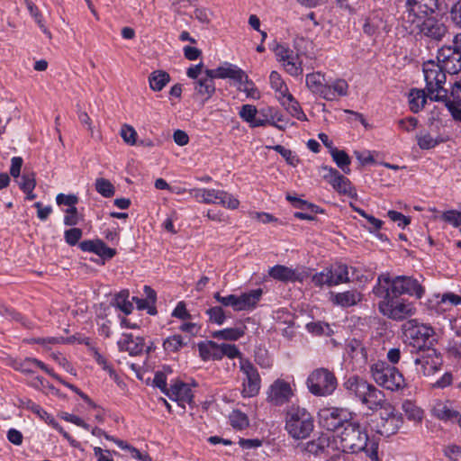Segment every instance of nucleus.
<instances>
[{
	"label": "nucleus",
	"mask_w": 461,
	"mask_h": 461,
	"mask_svg": "<svg viewBox=\"0 0 461 461\" xmlns=\"http://www.w3.org/2000/svg\"><path fill=\"white\" fill-rule=\"evenodd\" d=\"M342 452H365L371 460L378 459V441L375 437H369L366 427L357 421L346 422L339 434Z\"/></svg>",
	"instance_id": "1"
},
{
	"label": "nucleus",
	"mask_w": 461,
	"mask_h": 461,
	"mask_svg": "<svg viewBox=\"0 0 461 461\" xmlns=\"http://www.w3.org/2000/svg\"><path fill=\"white\" fill-rule=\"evenodd\" d=\"M373 293L378 299L379 312L390 320L402 321L411 318L417 312L414 303L391 293L388 288H384L381 285L375 284Z\"/></svg>",
	"instance_id": "2"
},
{
	"label": "nucleus",
	"mask_w": 461,
	"mask_h": 461,
	"mask_svg": "<svg viewBox=\"0 0 461 461\" xmlns=\"http://www.w3.org/2000/svg\"><path fill=\"white\" fill-rule=\"evenodd\" d=\"M343 385L348 393L357 398L371 411L383 410L391 404L381 390L357 376L348 377Z\"/></svg>",
	"instance_id": "3"
},
{
	"label": "nucleus",
	"mask_w": 461,
	"mask_h": 461,
	"mask_svg": "<svg viewBox=\"0 0 461 461\" xmlns=\"http://www.w3.org/2000/svg\"><path fill=\"white\" fill-rule=\"evenodd\" d=\"M313 428V418L305 408L297 405L288 408L285 415V429L293 438H308Z\"/></svg>",
	"instance_id": "4"
},
{
	"label": "nucleus",
	"mask_w": 461,
	"mask_h": 461,
	"mask_svg": "<svg viewBox=\"0 0 461 461\" xmlns=\"http://www.w3.org/2000/svg\"><path fill=\"white\" fill-rule=\"evenodd\" d=\"M404 7V27L410 33H415L419 24L438 9V0H406Z\"/></svg>",
	"instance_id": "5"
},
{
	"label": "nucleus",
	"mask_w": 461,
	"mask_h": 461,
	"mask_svg": "<svg viewBox=\"0 0 461 461\" xmlns=\"http://www.w3.org/2000/svg\"><path fill=\"white\" fill-rule=\"evenodd\" d=\"M403 334L406 342L420 352L433 348L437 343L434 329L429 325L419 323L415 319L408 321L403 325Z\"/></svg>",
	"instance_id": "6"
},
{
	"label": "nucleus",
	"mask_w": 461,
	"mask_h": 461,
	"mask_svg": "<svg viewBox=\"0 0 461 461\" xmlns=\"http://www.w3.org/2000/svg\"><path fill=\"white\" fill-rule=\"evenodd\" d=\"M376 285H381V286L388 288L391 293L400 296L406 294L414 296L416 299H421L425 294V288L421 284L409 276L392 277L389 274H383L377 277Z\"/></svg>",
	"instance_id": "7"
},
{
	"label": "nucleus",
	"mask_w": 461,
	"mask_h": 461,
	"mask_svg": "<svg viewBox=\"0 0 461 461\" xmlns=\"http://www.w3.org/2000/svg\"><path fill=\"white\" fill-rule=\"evenodd\" d=\"M426 91L430 100L439 101L447 99V90L445 89L446 72L439 63L434 60L425 61L422 65Z\"/></svg>",
	"instance_id": "8"
},
{
	"label": "nucleus",
	"mask_w": 461,
	"mask_h": 461,
	"mask_svg": "<svg viewBox=\"0 0 461 461\" xmlns=\"http://www.w3.org/2000/svg\"><path fill=\"white\" fill-rule=\"evenodd\" d=\"M370 374L376 384L385 390L395 392L406 386L405 379L398 368L384 361L372 364Z\"/></svg>",
	"instance_id": "9"
},
{
	"label": "nucleus",
	"mask_w": 461,
	"mask_h": 461,
	"mask_svg": "<svg viewBox=\"0 0 461 461\" xmlns=\"http://www.w3.org/2000/svg\"><path fill=\"white\" fill-rule=\"evenodd\" d=\"M379 417L372 419L368 426L372 430L384 437L397 433L403 423L402 414L397 412L392 404L382 410Z\"/></svg>",
	"instance_id": "10"
},
{
	"label": "nucleus",
	"mask_w": 461,
	"mask_h": 461,
	"mask_svg": "<svg viewBox=\"0 0 461 461\" xmlns=\"http://www.w3.org/2000/svg\"><path fill=\"white\" fill-rule=\"evenodd\" d=\"M307 387L313 395L329 396L333 393L338 385L335 375L327 368H317L308 376Z\"/></svg>",
	"instance_id": "11"
},
{
	"label": "nucleus",
	"mask_w": 461,
	"mask_h": 461,
	"mask_svg": "<svg viewBox=\"0 0 461 461\" xmlns=\"http://www.w3.org/2000/svg\"><path fill=\"white\" fill-rule=\"evenodd\" d=\"M262 294L263 291L261 288L250 290L240 295L229 294L222 296L217 292L213 294V298L222 306H230L235 312L251 311L260 301Z\"/></svg>",
	"instance_id": "12"
},
{
	"label": "nucleus",
	"mask_w": 461,
	"mask_h": 461,
	"mask_svg": "<svg viewBox=\"0 0 461 461\" xmlns=\"http://www.w3.org/2000/svg\"><path fill=\"white\" fill-rule=\"evenodd\" d=\"M240 369L245 375L242 381V396L250 398L258 395L261 387V378L256 366L249 359L240 358Z\"/></svg>",
	"instance_id": "13"
},
{
	"label": "nucleus",
	"mask_w": 461,
	"mask_h": 461,
	"mask_svg": "<svg viewBox=\"0 0 461 461\" xmlns=\"http://www.w3.org/2000/svg\"><path fill=\"white\" fill-rule=\"evenodd\" d=\"M294 394L291 384L285 379L277 378L267 391V401L272 406L280 407L288 403Z\"/></svg>",
	"instance_id": "14"
},
{
	"label": "nucleus",
	"mask_w": 461,
	"mask_h": 461,
	"mask_svg": "<svg viewBox=\"0 0 461 461\" xmlns=\"http://www.w3.org/2000/svg\"><path fill=\"white\" fill-rule=\"evenodd\" d=\"M322 177L334 188L336 192L348 197L357 196L355 188L348 178L341 175L337 169L322 166L321 167Z\"/></svg>",
	"instance_id": "15"
},
{
	"label": "nucleus",
	"mask_w": 461,
	"mask_h": 461,
	"mask_svg": "<svg viewBox=\"0 0 461 461\" xmlns=\"http://www.w3.org/2000/svg\"><path fill=\"white\" fill-rule=\"evenodd\" d=\"M414 364L419 373L429 376L440 370L443 359L441 355L433 348L421 351V355L414 359Z\"/></svg>",
	"instance_id": "16"
},
{
	"label": "nucleus",
	"mask_w": 461,
	"mask_h": 461,
	"mask_svg": "<svg viewBox=\"0 0 461 461\" xmlns=\"http://www.w3.org/2000/svg\"><path fill=\"white\" fill-rule=\"evenodd\" d=\"M320 419L322 425L329 430H335L339 427L344 428L351 413L344 408L329 407L320 411Z\"/></svg>",
	"instance_id": "17"
},
{
	"label": "nucleus",
	"mask_w": 461,
	"mask_h": 461,
	"mask_svg": "<svg viewBox=\"0 0 461 461\" xmlns=\"http://www.w3.org/2000/svg\"><path fill=\"white\" fill-rule=\"evenodd\" d=\"M437 59L446 73L455 75L461 71V53L452 50L451 46H444L439 49Z\"/></svg>",
	"instance_id": "18"
},
{
	"label": "nucleus",
	"mask_w": 461,
	"mask_h": 461,
	"mask_svg": "<svg viewBox=\"0 0 461 461\" xmlns=\"http://www.w3.org/2000/svg\"><path fill=\"white\" fill-rule=\"evenodd\" d=\"M205 75L210 77L221 78V79H231L238 83L243 82V77H245V72L229 62H224L221 66L218 67L214 69H206Z\"/></svg>",
	"instance_id": "19"
},
{
	"label": "nucleus",
	"mask_w": 461,
	"mask_h": 461,
	"mask_svg": "<svg viewBox=\"0 0 461 461\" xmlns=\"http://www.w3.org/2000/svg\"><path fill=\"white\" fill-rule=\"evenodd\" d=\"M268 276L280 282H303L306 277L305 272L293 269L284 265H276L268 269Z\"/></svg>",
	"instance_id": "20"
},
{
	"label": "nucleus",
	"mask_w": 461,
	"mask_h": 461,
	"mask_svg": "<svg viewBox=\"0 0 461 461\" xmlns=\"http://www.w3.org/2000/svg\"><path fill=\"white\" fill-rule=\"evenodd\" d=\"M117 345L120 351H126L131 356L140 355L145 348L144 339L140 336L134 337L131 333H123Z\"/></svg>",
	"instance_id": "21"
},
{
	"label": "nucleus",
	"mask_w": 461,
	"mask_h": 461,
	"mask_svg": "<svg viewBox=\"0 0 461 461\" xmlns=\"http://www.w3.org/2000/svg\"><path fill=\"white\" fill-rule=\"evenodd\" d=\"M79 248L83 251L93 252L96 254L104 260L111 259L116 255V250L107 247L105 243L101 240H88L81 241L79 243Z\"/></svg>",
	"instance_id": "22"
},
{
	"label": "nucleus",
	"mask_w": 461,
	"mask_h": 461,
	"mask_svg": "<svg viewBox=\"0 0 461 461\" xmlns=\"http://www.w3.org/2000/svg\"><path fill=\"white\" fill-rule=\"evenodd\" d=\"M171 400L178 402L179 405L185 406V403H190L193 401V393L189 385L185 383L176 381L172 384L166 393Z\"/></svg>",
	"instance_id": "23"
},
{
	"label": "nucleus",
	"mask_w": 461,
	"mask_h": 461,
	"mask_svg": "<svg viewBox=\"0 0 461 461\" xmlns=\"http://www.w3.org/2000/svg\"><path fill=\"white\" fill-rule=\"evenodd\" d=\"M383 16V14L380 12H375L367 16L363 23L364 32L373 36L380 32H388V25Z\"/></svg>",
	"instance_id": "24"
},
{
	"label": "nucleus",
	"mask_w": 461,
	"mask_h": 461,
	"mask_svg": "<svg viewBox=\"0 0 461 461\" xmlns=\"http://www.w3.org/2000/svg\"><path fill=\"white\" fill-rule=\"evenodd\" d=\"M422 33L427 37L439 41L447 32V27L433 19H426L422 24H419L415 33Z\"/></svg>",
	"instance_id": "25"
},
{
	"label": "nucleus",
	"mask_w": 461,
	"mask_h": 461,
	"mask_svg": "<svg viewBox=\"0 0 461 461\" xmlns=\"http://www.w3.org/2000/svg\"><path fill=\"white\" fill-rule=\"evenodd\" d=\"M362 299V295L356 290L345 291L342 293L331 294V302L335 305L341 307H350L356 305Z\"/></svg>",
	"instance_id": "26"
},
{
	"label": "nucleus",
	"mask_w": 461,
	"mask_h": 461,
	"mask_svg": "<svg viewBox=\"0 0 461 461\" xmlns=\"http://www.w3.org/2000/svg\"><path fill=\"white\" fill-rule=\"evenodd\" d=\"M432 413L435 417L442 420H455L460 417L459 413L451 408L447 402L437 401L432 407Z\"/></svg>",
	"instance_id": "27"
},
{
	"label": "nucleus",
	"mask_w": 461,
	"mask_h": 461,
	"mask_svg": "<svg viewBox=\"0 0 461 461\" xmlns=\"http://www.w3.org/2000/svg\"><path fill=\"white\" fill-rule=\"evenodd\" d=\"M330 276L331 277L332 286L348 283L350 281L348 276V267L347 265L342 263H336L328 267Z\"/></svg>",
	"instance_id": "28"
},
{
	"label": "nucleus",
	"mask_w": 461,
	"mask_h": 461,
	"mask_svg": "<svg viewBox=\"0 0 461 461\" xmlns=\"http://www.w3.org/2000/svg\"><path fill=\"white\" fill-rule=\"evenodd\" d=\"M169 81V74L163 70H155L149 76V87L156 92L161 91Z\"/></svg>",
	"instance_id": "29"
},
{
	"label": "nucleus",
	"mask_w": 461,
	"mask_h": 461,
	"mask_svg": "<svg viewBox=\"0 0 461 461\" xmlns=\"http://www.w3.org/2000/svg\"><path fill=\"white\" fill-rule=\"evenodd\" d=\"M195 91L204 99H209L215 91L213 77L206 76L205 78H201L195 82Z\"/></svg>",
	"instance_id": "30"
},
{
	"label": "nucleus",
	"mask_w": 461,
	"mask_h": 461,
	"mask_svg": "<svg viewBox=\"0 0 461 461\" xmlns=\"http://www.w3.org/2000/svg\"><path fill=\"white\" fill-rule=\"evenodd\" d=\"M285 100L283 101V104L285 106L287 112L296 119L300 121H306L307 117L303 111L302 110L299 103L294 100L291 94H287L285 96H283Z\"/></svg>",
	"instance_id": "31"
},
{
	"label": "nucleus",
	"mask_w": 461,
	"mask_h": 461,
	"mask_svg": "<svg viewBox=\"0 0 461 461\" xmlns=\"http://www.w3.org/2000/svg\"><path fill=\"white\" fill-rule=\"evenodd\" d=\"M289 58L291 59H285V60H282L280 63H282V66L289 75L293 77L301 76L303 70L301 62L298 60V54L293 51L290 53Z\"/></svg>",
	"instance_id": "32"
},
{
	"label": "nucleus",
	"mask_w": 461,
	"mask_h": 461,
	"mask_svg": "<svg viewBox=\"0 0 461 461\" xmlns=\"http://www.w3.org/2000/svg\"><path fill=\"white\" fill-rule=\"evenodd\" d=\"M289 58L291 59H285V60H282L280 63H282V66L289 75L293 77L301 76L303 70L301 62L298 60V54L293 51L290 53Z\"/></svg>",
	"instance_id": "33"
},
{
	"label": "nucleus",
	"mask_w": 461,
	"mask_h": 461,
	"mask_svg": "<svg viewBox=\"0 0 461 461\" xmlns=\"http://www.w3.org/2000/svg\"><path fill=\"white\" fill-rule=\"evenodd\" d=\"M289 58L291 59H285V60H282L280 63H282V66L289 75L293 77L301 76L303 70L301 62L298 60V54L293 51L290 53Z\"/></svg>",
	"instance_id": "34"
},
{
	"label": "nucleus",
	"mask_w": 461,
	"mask_h": 461,
	"mask_svg": "<svg viewBox=\"0 0 461 461\" xmlns=\"http://www.w3.org/2000/svg\"><path fill=\"white\" fill-rule=\"evenodd\" d=\"M427 96L422 89H412L409 95L410 109L413 113H419L425 105Z\"/></svg>",
	"instance_id": "35"
},
{
	"label": "nucleus",
	"mask_w": 461,
	"mask_h": 461,
	"mask_svg": "<svg viewBox=\"0 0 461 461\" xmlns=\"http://www.w3.org/2000/svg\"><path fill=\"white\" fill-rule=\"evenodd\" d=\"M258 113V110L256 106L252 104H244L241 106L240 110V118L249 122L252 127H258L263 125L262 120H257L256 115Z\"/></svg>",
	"instance_id": "36"
},
{
	"label": "nucleus",
	"mask_w": 461,
	"mask_h": 461,
	"mask_svg": "<svg viewBox=\"0 0 461 461\" xmlns=\"http://www.w3.org/2000/svg\"><path fill=\"white\" fill-rule=\"evenodd\" d=\"M330 156L332 157L333 161L336 163V165L345 173L349 174L350 173V158L349 156L344 151L340 150L337 148L332 149L330 150Z\"/></svg>",
	"instance_id": "37"
},
{
	"label": "nucleus",
	"mask_w": 461,
	"mask_h": 461,
	"mask_svg": "<svg viewBox=\"0 0 461 461\" xmlns=\"http://www.w3.org/2000/svg\"><path fill=\"white\" fill-rule=\"evenodd\" d=\"M246 327L226 328L214 333V337L225 340H238L245 334Z\"/></svg>",
	"instance_id": "38"
},
{
	"label": "nucleus",
	"mask_w": 461,
	"mask_h": 461,
	"mask_svg": "<svg viewBox=\"0 0 461 461\" xmlns=\"http://www.w3.org/2000/svg\"><path fill=\"white\" fill-rule=\"evenodd\" d=\"M402 410L410 420L420 422L423 419V411L411 401H405L402 403Z\"/></svg>",
	"instance_id": "39"
},
{
	"label": "nucleus",
	"mask_w": 461,
	"mask_h": 461,
	"mask_svg": "<svg viewBox=\"0 0 461 461\" xmlns=\"http://www.w3.org/2000/svg\"><path fill=\"white\" fill-rule=\"evenodd\" d=\"M325 77L321 72H313L306 75V86L311 92L316 94L325 84Z\"/></svg>",
	"instance_id": "40"
},
{
	"label": "nucleus",
	"mask_w": 461,
	"mask_h": 461,
	"mask_svg": "<svg viewBox=\"0 0 461 461\" xmlns=\"http://www.w3.org/2000/svg\"><path fill=\"white\" fill-rule=\"evenodd\" d=\"M27 9L32 15V17L34 19L35 23L38 24V26L41 28L42 32L46 35H48L50 38V32L48 30V28L45 26L44 19L38 9V7L32 2V0H28L25 2Z\"/></svg>",
	"instance_id": "41"
},
{
	"label": "nucleus",
	"mask_w": 461,
	"mask_h": 461,
	"mask_svg": "<svg viewBox=\"0 0 461 461\" xmlns=\"http://www.w3.org/2000/svg\"><path fill=\"white\" fill-rule=\"evenodd\" d=\"M269 81L271 87L282 96H285L288 94V87L278 72L272 71L269 76Z\"/></svg>",
	"instance_id": "42"
},
{
	"label": "nucleus",
	"mask_w": 461,
	"mask_h": 461,
	"mask_svg": "<svg viewBox=\"0 0 461 461\" xmlns=\"http://www.w3.org/2000/svg\"><path fill=\"white\" fill-rule=\"evenodd\" d=\"M217 203L229 210H235L239 207L240 201L231 194L224 190H220Z\"/></svg>",
	"instance_id": "43"
},
{
	"label": "nucleus",
	"mask_w": 461,
	"mask_h": 461,
	"mask_svg": "<svg viewBox=\"0 0 461 461\" xmlns=\"http://www.w3.org/2000/svg\"><path fill=\"white\" fill-rule=\"evenodd\" d=\"M242 87L240 89L243 91L247 97L252 98V99H259L260 98V92L258 89L255 86V84L252 80H250L248 77V75L245 73V77H243V82L239 83Z\"/></svg>",
	"instance_id": "44"
},
{
	"label": "nucleus",
	"mask_w": 461,
	"mask_h": 461,
	"mask_svg": "<svg viewBox=\"0 0 461 461\" xmlns=\"http://www.w3.org/2000/svg\"><path fill=\"white\" fill-rule=\"evenodd\" d=\"M230 425L237 429H243L249 426L247 415L240 411H233L230 417Z\"/></svg>",
	"instance_id": "45"
},
{
	"label": "nucleus",
	"mask_w": 461,
	"mask_h": 461,
	"mask_svg": "<svg viewBox=\"0 0 461 461\" xmlns=\"http://www.w3.org/2000/svg\"><path fill=\"white\" fill-rule=\"evenodd\" d=\"M417 144L421 149H430L435 148L439 140L438 138H434L430 133L425 132L416 136Z\"/></svg>",
	"instance_id": "46"
},
{
	"label": "nucleus",
	"mask_w": 461,
	"mask_h": 461,
	"mask_svg": "<svg viewBox=\"0 0 461 461\" xmlns=\"http://www.w3.org/2000/svg\"><path fill=\"white\" fill-rule=\"evenodd\" d=\"M95 186V190L104 197H112L114 194L113 184L105 178H97Z\"/></svg>",
	"instance_id": "47"
},
{
	"label": "nucleus",
	"mask_w": 461,
	"mask_h": 461,
	"mask_svg": "<svg viewBox=\"0 0 461 461\" xmlns=\"http://www.w3.org/2000/svg\"><path fill=\"white\" fill-rule=\"evenodd\" d=\"M272 149L278 152L290 166L296 167L300 162L299 158L295 155L294 151L285 148L282 145H276L272 147Z\"/></svg>",
	"instance_id": "48"
},
{
	"label": "nucleus",
	"mask_w": 461,
	"mask_h": 461,
	"mask_svg": "<svg viewBox=\"0 0 461 461\" xmlns=\"http://www.w3.org/2000/svg\"><path fill=\"white\" fill-rule=\"evenodd\" d=\"M306 329L310 333L314 335H330L332 332L330 325L321 321H312L306 325Z\"/></svg>",
	"instance_id": "49"
},
{
	"label": "nucleus",
	"mask_w": 461,
	"mask_h": 461,
	"mask_svg": "<svg viewBox=\"0 0 461 461\" xmlns=\"http://www.w3.org/2000/svg\"><path fill=\"white\" fill-rule=\"evenodd\" d=\"M206 314L209 316L211 322L217 325L224 323L226 315L223 309L221 306H213L206 310Z\"/></svg>",
	"instance_id": "50"
},
{
	"label": "nucleus",
	"mask_w": 461,
	"mask_h": 461,
	"mask_svg": "<svg viewBox=\"0 0 461 461\" xmlns=\"http://www.w3.org/2000/svg\"><path fill=\"white\" fill-rule=\"evenodd\" d=\"M185 344L180 335H173L164 341L163 347L167 351L176 352Z\"/></svg>",
	"instance_id": "51"
},
{
	"label": "nucleus",
	"mask_w": 461,
	"mask_h": 461,
	"mask_svg": "<svg viewBox=\"0 0 461 461\" xmlns=\"http://www.w3.org/2000/svg\"><path fill=\"white\" fill-rule=\"evenodd\" d=\"M312 282L317 287H322L323 285L331 287V277L330 276L328 267L324 268L319 273L314 274L312 276Z\"/></svg>",
	"instance_id": "52"
},
{
	"label": "nucleus",
	"mask_w": 461,
	"mask_h": 461,
	"mask_svg": "<svg viewBox=\"0 0 461 461\" xmlns=\"http://www.w3.org/2000/svg\"><path fill=\"white\" fill-rule=\"evenodd\" d=\"M128 293L122 292L115 298V305L126 315L130 314L133 310L132 303L127 300Z\"/></svg>",
	"instance_id": "53"
},
{
	"label": "nucleus",
	"mask_w": 461,
	"mask_h": 461,
	"mask_svg": "<svg viewBox=\"0 0 461 461\" xmlns=\"http://www.w3.org/2000/svg\"><path fill=\"white\" fill-rule=\"evenodd\" d=\"M19 186L23 193H31V191H33L36 186L34 173H24L21 177Z\"/></svg>",
	"instance_id": "54"
},
{
	"label": "nucleus",
	"mask_w": 461,
	"mask_h": 461,
	"mask_svg": "<svg viewBox=\"0 0 461 461\" xmlns=\"http://www.w3.org/2000/svg\"><path fill=\"white\" fill-rule=\"evenodd\" d=\"M93 357L95 360V362L110 375L112 378L117 377V375L113 367L108 363L107 359L104 356H102L96 349H95L93 352Z\"/></svg>",
	"instance_id": "55"
},
{
	"label": "nucleus",
	"mask_w": 461,
	"mask_h": 461,
	"mask_svg": "<svg viewBox=\"0 0 461 461\" xmlns=\"http://www.w3.org/2000/svg\"><path fill=\"white\" fill-rule=\"evenodd\" d=\"M83 231L79 228H71L69 230H65L64 238L66 242L70 245H76L79 240L82 238Z\"/></svg>",
	"instance_id": "56"
},
{
	"label": "nucleus",
	"mask_w": 461,
	"mask_h": 461,
	"mask_svg": "<svg viewBox=\"0 0 461 461\" xmlns=\"http://www.w3.org/2000/svg\"><path fill=\"white\" fill-rule=\"evenodd\" d=\"M121 136L122 140L129 145L136 143L137 132L132 126L123 125L121 129Z\"/></svg>",
	"instance_id": "57"
},
{
	"label": "nucleus",
	"mask_w": 461,
	"mask_h": 461,
	"mask_svg": "<svg viewBox=\"0 0 461 461\" xmlns=\"http://www.w3.org/2000/svg\"><path fill=\"white\" fill-rule=\"evenodd\" d=\"M58 205H67L68 208L76 207L78 203V197L76 194H59L56 196Z\"/></svg>",
	"instance_id": "58"
},
{
	"label": "nucleus",
	"mask_w": 461,
	"mask_h": 461,
	"mask_svg": "<svg viewBox=\"0 0 461 461\" xmlns=\"http://www.w3.org/2000/svg\"><path fill=\"white\" fill-rule=\"evenodd\" d=\"M442 219L455 227L461 226V212L456 210L445 212L442 214Z\"/></svg>",
	"instance_id": "59"
},
{
	"label": "nucleus",
	"mask_w": 461,
	"mask_h": 461,
	"mask_svg": "<svg viewBox=\"0 0 461 461\" xmlns=\"http://www.w3.org/2000/svg\"><path fill=\"white\" fill-rule=\"evenodd\" d=\"M64 217V224L67 226H75L79 221L78 212L77 207L68 208Z\"/></svg>",
	"instance_id": "60"
},
{
	"label": "nucleus",
	"mask_w": 461,
	"mask_h": 461,
	"mask_svg": "<svg viewBox=\"0 0 461 461\" xmlns=\"http://www.w3.org/2000/svg\"><path fill=\"white\" fill-rule=\"evenodd\" d=\"M329 440L325 438H319L316 441H312L308 445L310 452H313L318 455L325 452V447H329Z\"/></svg>",
	"instance_id": "61"
},
{
	"label": "nucleus",
	"mask_w": 461,
	"mask_h": 461,
	"mask_svg": "<svg viewBox=\"0 0 461 461\" xmlns=\"http://www.w3.org/2000/svg\"><path fill=\"white\" fill-rule=\"evenodd\" d=\"M336 96H346L348 92V84L344 79H337L331 84Z\"/></svg>",
	"instance_id": "62"
},
{
	"label": "nucleus",
	"mask_w": 461,
	"mask_h": 461,
	"mask_svg": "<svg viewBox=\"0 0 461 461\" xmlns=\"http://www.w3.org/2000/svg\"><path fill=\"white\" fill-rule=\"evenodd\" d=\"M446 456L452 461H461V447L450 445L445 449Z\"/></svg>",
	"instance_id": "63"
},
{
	"label": "nucleus",
	"mask_w": 461,
	"mask_h": 461,
	"mask_svg": "<svg viewBox=\"0 0 461 461\" xmlns=\"http://www.w3.org/2000/svg\"><path fill=\"white\" fill-rule=\"evenodd\" d=\"M453 23L461 28V0H458L451 8L450 12Z\"/></svg>",
	"instance_id": "64"
}]
</instances>
